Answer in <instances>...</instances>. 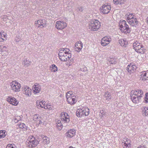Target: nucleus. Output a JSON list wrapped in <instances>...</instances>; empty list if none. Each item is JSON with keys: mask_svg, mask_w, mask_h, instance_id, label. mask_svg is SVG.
Returning a JSON list of instances; mask_svg holds the SVG:
<instances>
[{"mask_svg": "<svg viewBox=\"0 0 148 148\" xmlns=\"http://www.w3.org/2000/svg\"><path fill=\"white\" fill-rule=\"evenodd\" d=\"M14 121L16 122V123H17L18 121V120H17V119L15 117L14 118Z\"/></svg>", "mask_w": 148, "mask_h": 148, "instance_id": "46", "label": "nucleus"}, {"mask_svg": "<svg viewBox=\"0 0 148 148\" xmlns=\"http://www.w3.org/2000/svg\"><path fill=\"white\" fill-rule=\"evenodd\" d=\"M66 97L67 102L71 105H74L77 102L76 96L71 91H69L66 93Z\"/></svg>", "mask_w": 148, "mask_h": 148, "instance_id": "8", "label": "nucleus"}, {"mask_svg": "<svg viewBox=\"0 0 148 148\" xmlns=\"http://www.w3.org/2000/svg\"><path fill=\"white\" fill-rule=\"evenodd\" d=\"M104 97L105 100L107 101H109L112 99L111 93L108 91L105 92Z\"/></svg>", "mask_w": 148, "mask_h": 148, "instance_id": "28", "label": "nucleus"}, {"mask_svg": "<svg viewBox=\"0 0 148 148\" xmlns=\"http://www.w3.org/2000/svg\"><path fill=\"white\" fill-rule=\"evenodd\" d=\"M89 109L86 107L80 108L77 109L76 115L78 117H83L88 116L90 112Z\"/></svg>", "mask_w": 148, "mask_h": 148, "instance_id": "9", "label": "nucleus"}, {"mask_svg": "<svg viewBox=\"0 0 148 148\" xmlns=\"http://www.w3.org/2000/svg\"><path fill=\"white\" fill-rule=\"evenodd\" d=\"M32 92L34 95H36L39 93L41 90V86L38 84H35L32 87Z\"/></svg>", "mask_w": 148, "mask_h": 148, "instance_id": "17", "label": "nucleus"}, {"mask_svg": "<svg viewBox=\"0 0 148 148\" xmlns=\"http://www.w3.org/2000/svg\"><path fill=\"white\" fill-rule=\"evenodd\" d=\"M143 96V92L141 89L132 91L131 92V99L135 104H138L141 102Z\"/></svg>", "mask_w": 148, "mask_h": 148, "instance_id": "1", "label": "nucleus"}, {"mask_svg": "<svg viewBox=\"0 0 148 148\" xmlns=\"http://www.w3.org/2000/svg\"><path fill=\"white\" fill-rule=\"evenodd\" d=\"M145 103H148V92H147L145 94V97L144 98Z\"/></svg>", "mask_w": 148, "mask_h": 148, "instance_id": "40", "label": "nucleus"}, {"mask_svg": "<svg viewBox=\"0 0 148 148\" xmlns=\"http://www.w3.org/2000/svg\"><path fill=\"white\" fill-rule=\"evenodd\" d=\"M68 148H75L73 147L72 146H70Z\"/></svg>", "mask_w": 148, "mask_h": 148, "instance_id": "49", "label": "nucleus"}, {"mask_svg": "<svg viewBox=\"0 0 148 148\" xmlns=\"http://www.w3.org/2000/svg\"><path fill=\"white\" fill-rule=\"evenodd\" d=\"M62 62H66L65 64L68 67L71 66L72 64V60L70 59H67L66 60L62 61Z\"/></svg>", "mask_w": 148, "mask_h": 148, "instance_id": "36", "label": "nucleus"}, {"mask_svg": "<svg viewBox=\"0 0 148 148\" xmlns=\"http://www.w3.org/2000/svg\"><path fill=\"white\" fill-rule=\"evenodd\" d=\"M143 46V45L141 44L138 47H137L136 49L135 50L136 51H137V50L139 49H141V48Z\"/></svg>", "mask_w": 148, "mask_h": 148, "instance_id": "44", "label": "nucleus"}, {"mask_svg": "<svg viewBox=\"0 0 148 148\" xmlns=\"http://www.w3.org/2000/svg\"><path fill=\"white\" fill-rule=\"evenodd\" d=\"M58 55L59 58L61 61L66 60L67 59H70L71 57V52L67 48L60 49Z\"/></svg>", "mask_w": 148, "mask_h": 148, "instance_id": "2", "label": "nucleus"}, {"mask_svg": "<svg viewBox=\"0 0 148 148\" xmlns=\"http://www.w3.org/2000/svg\"><path fill=\"white\" fill-rule=\"evenodd\" d=\"M7 38V35L6 32L2 31L0 32V41L3 42Z\"/></svg>", "mask_w": 148, "mask_h": 148, "instance_id": "26", "label": "nucleus"}, {"mask_svg": "<svg viewBox=\"0 0 148 148\" xmlns=\"http://www.w3.org/2000/svg\"><path fill=\"white\" fill-rule=\"evenodd\" d=\"M22 91L23 94L26 97H30L32 95V90L29 86H25L22 88Z\"/></svg>", "mask_w": 148, "mask_h": 148, "instance_id": "16", "label": "nucleus"}, {"mask_svg": "<svg viewBox=\"0 0 148 148\" xmlns=\"http://www.w3.org/2000/svg\"><path fill=\"white\" fill-rule=\"evenodd\" d=\"M36 105L38 108H43L49 111L53 110L52 106L50 103H46L45 101L43 100H37L36 101Z\"/></svg>", "mask_w": 148, "mask_h": 148, "instance_id": "3", "label": "nucleus"}, {"mask_svg": "<svg viewBox=\"0 0 148 148\" xmlns=\"http://www.w3.org/2000/svg\"><path fill=\"white\" fill-rule=\"evenodd\" d=\"M25 143L27 147L32 148L36 147L39 144V142L33 136H30L26 140Z\"/></svg>", "mask_w": 148, "mask_h": 148, "instance_id": "5", "label": "nucleus"}, {"mask_svg": "<svg viewBox=\"0 0 148 148\" xmlns=\"http://www.w3.org/2000/svg\"><path fill=\"white\" fill-rule=\"evenodd\" d=\"M23 62L24 64L27 66H29L31 63V62L30 61L27 60V59H25Z\"/></svg>", "mask_w": 148, "mask_h": 148, "instance_id": "41", "label": "nucleus"}, {"mask_svg": "<svg viewBox=\"0 0 148 148\" xmlns=\"http://www.w3.org/2000/svg\"><path fill=\"white\" fill-rule=\"evenodd\" d=\"M55 28L58 30H61L67 27V24L66 22L62 21H56L55 24Z\"/></svg>", "mask_w": 148, "mask_h": 148, "instance_id": "11", "label": "nucleus"}, {"mask_svg": "<svg viewBox=\"0 0 148 148\" xmlns=\"http://www.w3.org/2000/svg\"><path fill=\"white\" fill-rule=\"evenodd\" d=\"M140 76V79L142 81H145L148 80V71L142 72Z\"/></svg>", "mask_w": 148, "mask_h": 148, "instance_id": "22", "label": "nucleus"}, {"mask_svg": "<svg viewBox=\"0 0 148 148\" xmlns=\"http://www.w3.org/2000/svg\"><path fill=\"white\" fill-rule=\"evenodd\" d=\"M111 41V38L109 36H106L101 39V44L103 46H105L109 44Z\"/></svg>", "mask_w": 148, "mask_h": 148, "instance_id": "19", "label": "nucleus"}, {"mask_svg": "<svg viewBox=\"0 0 148 148\" xmlns=\"http://www.w3.org/2000/svg\"><path fill=\"white\" fill-rule=\"evenodd\" d=\"M6 101L12 106H16L19 104V102L16 98L12 96H8L6 99Z\"/></svg>", "mask_w": 148, "mask_h": 148, "instance_id": "10", "label": "nucleus"}, {"mask_svg": "<svg viewBox=\"0 0 148 148\" xmlns=\"http://www.w3.org/2000/svg\"><path fill=\"white\" fill-rule=\"evenodd\" d=\"M76 131L74 129H71L68 130L65 134V136L68 138H71L76 134Z\"/></svg>", "mask_w": 148, "mask_h": 148, "instance_id": "21", "label": "nucleus"}, {"mask_svg": "<svg viewBox=\"0 0 148 148\" xmlns=\"http://www.w3.org/2000/svg\"><path fill=\"white\" fill-rule=\"evenodd\" d=\"M128 23L132 26H135L137 25L138 23V21L136 18H134L129 21Z\"/></svg>", "mask_w": 148, "mask_h": 148, "instance_id": "27", "label": "nucleus"}, {"mask_svg": "<svg viewBox=\"0 0 148 148\" xmlns=\"http://www.w3.org/2000/svg\"><path fill=\"white\" fill-rule=\"evenodd\" d=\"M83 47V44L80 41L76 42L74 47L75 51L77 52H79Z\"/></svg>", "mask_w": 148, "mask_h": 148, "instance_id": "23", "label": "nucleus"}, {"mask_svg": "<svg viewBox=\"0 0 148 148\" xmlns=\"http://www.w3.org/2000/svg\"><path fill=\"white\" fill-rule=\"evenodd\" d=\"M137 148H144L143 147H138Z\"/></svg>", "mask_w": 148, "mask_h": 148, "instance_id": "51", "label": "nucleus"}, {"mask_svg": "<svg viewBox=\"0 0 148 148\" xmlns=\"http://www.w3.org/2000/svg\"><path fill=\"white\" fill-rule=\"evenodd\" d=\"M50 69L52 72H56L58 70V69L57 66L54 64H53L50 67Z\"/></svg>", "mask_w": 148, "mask_h": 148, "instance_id": "31", "label": "nucleus"}, {"mask_svg": "<svg viewBox=\"0 0 148 148\" xmlns=\"http://www.w3.org/2000/svg\"><path fill=\"white\" fill-rule=\"evenodd\" d=\"M136 51L138 53H143L145 52V49L144 48L143 46L142 48H141V49H139Z\"/></svg>", "mask_w": 148, "mask_h": 148, "instance_id": "38", "label": "nucleus"}, {"mask_svg": "<svg viewBox=\"0 0 148 148\" xmlns=\"http://www.w3.org/2000/svg\"><path fill=\"white\" fill-rule=\"evenodd\" d=\"M111 9V6L108 4L103 5L99 8L100 13L103 14H107L110 12Z\"/></svg>", "mask_w": 148, "mask_h": 148, "instance_id": "13", "label": "nucleus"}, {"mask_svg": "<svg viewBox=\"0 0 148 148\" xmlns=\"http://www.w3.org/2000/svg\"><path fill=\"white\" fill-rule=\"evenodd\" d=\"M17 128H19L21 129H23L25 127V125L23 123H19L17 125Z\"/></svg>", "mask_w": 148, "mask_h": 148, "instance_id": "37", "label": "nucleus"}, {"mask_svg": "<svg viewBox=\"0 0 148 148\" xmlns=\"http://www.w3.org/2000/svg\"><path fill=\"white\" fill-rule=\"evenodd\" d=\"M6 148H15V147L13 145L9 144L7 145Z\"/></svg>", "mask_w": 148, "mask_h": 148, "instance_id": "42", "label": "nucleus"}, {"mask_svg": "<svg viewBox=\"0 0 148 148\" xmlns=\"http://www.w3.org/2000/svg\"><path fill=\"white\" fill-rule=\"evenodd\" d=\"M42 142L44 144H47L49 143V138L46 136H43L42 137Z\"/></svg>", "mask_w": 148, "mask_h": 148, "instance_id": "30", "label": "nucleus"}, {"mask_svg": "<svg viewBox=\"0 0 148 148\" xmlns=\"http://www.w3.org/2000/svg\"><path fill=\"white\" fill-rule=\"evenodd\" d=\"M118 43L122 47H126L128 45V41L125 39H121L118 40Z\"/></svg>", "mask_w": 148, "mask_h": 148, "instance_id": "25", "label": "nucleus"}, {"mask_svg": "<svg viewBox=\"0 0 148 148\" xmlns=\"http://www.w3.org/2000/svg\"><path fill=\"white\" fill-rule=\"evenodd\" d=\"M3 20L5 21H6V16H4L3 17Z\"/></svg>", "mask_w": 148, "mask_h": 148, "instance_id": "45", "label": "nucleus"}, {"mask_svg": "<svg viewBox=\"0 0 148 148\" xmlns=\"http://www.w3.org/2000/svg\"><path fill=\"white\" fill-rule=\"evenodd\" d=\"M110 62L112 64L114 63V62H112V61H110Z\"/></svg>", "mask_w": 148, "mask_h": 148, "instance_id": "50", "label": "nucleus"}, {"mask_svg": "<svg viewBox=\"0 0 148 148\" xmlns=\"http://www.w3.org/2000/svg\"><path fill=\"white\" fill-rule=\"evenodd\" d=\"M100 114L102 116L105 115L106 114L105 111L104 110H102L100 111Z\"/></svg>", "mask_w": 148, "mask_h": 148, "instance_id": "43", "label": "nucleus"}, {"mask_svg": "<svg viewBox=\"0 0 148 148\" xmlns=\"http://www.w3.org/2000/svg\"><path fill=\"white\" fill-rule=\"evenodd\" d=\"M121 145L123 148H131L132 146L131 141L127 138H124L122 140Z\"/></svg>", "mask_w": 148, "mask_h": 148, "instance_id": "15", "label": "nucleus"}, {"mask_svg": "<svg viewBox=\"0 0 148 148\" xmlns=\"http://www.w3.org/2000/svg\"><path fill=\"white\" fill-rule=\"evenodd\" d=\"M82 7H80L79 10V11H82Z\"/></svg>", "mask_w": 148, "mask_h": 148, "instance_id": "48", "label": "nucleus"}, {"mask_svg": "<svg viewBox=\"0 0 148 148\" xmlns=\"http://www.w3.org/2000/svg\"><path fill=\"white\" fill-rule=\"evenodd\" d=\"M142 112L144 116H148V106H144L142 108Z\"/></svg>", "mask_w": 148, "mask_h": 148, "instance_id": "29", "label": "nucleus"}, {"mask_svg": "<svg viewBox=\"0 0 148 148\" xmlns=\"http://www.w3.org/2000/svg\"><path fill=\"white\" fill-rule=\"evenodd\" d=\"M146 21L148 25V17L146 19Z\"/></svg>", "mask_w": 148, "mask_h": 148, "instance_id": "47", "label": "nucleus"}, {"mask_svg": "<svg viewBox=\"0 0 148 148\" xmlns=\"http://www.w3.org/2000/svg\"><path fill=\"white\" fill-rule=\"evenodd\" d=\"M113 1L115 4L118 5L123 4L125 0H113Z\"/></svg>", "mask_w": 148, "mask_h": 148, "instance_id": "35", "label": "nucleus"}, {"mask_svg": "<svg viewBox=\"0 0 148 148\" xmlns=\"http://www.w3.org/2000/svg\"><path fill=\"white\" fill-rule=\"evenodd\" d=\"M10 90L14 92H19L21 90V85L17 80L12 81L10 83Z\"/></svg>", "mask_w": 148, "mask_h": 148, "instance_id": "6", "label": "nucleus"}, {"mask_svg": "<svg viewBox=\"0 0 148 148\" xmlns=\"http://www.w3.org/2000/svg\"><path fill=\"white\" fill-rule=\"evenodd\" d=\"M34 25L37 28H43L47 26V22L44 19H40L36 21Z\"/></svg>", "mask_w": 148, "mask_h": 148, "instance_id": "12", "label": "nucleus"}, {"mask_svg": "<svg viewBox=\"0 0 148 148\" xmlns=\"http://www.w3.org/2000/svg\"><path fill=\"white\" fill-rule=\"evenodd\" d=\"M56 128L59 130H61L63 127V125L60 121H58L56 123Z\"/></svg>", "mask_w": 148, "mask_h": 148, "instance_id": "33", "label": "nucleus"}, {"mask_svg": "<svg viewBox=\"0 0 148 148\" xmlns=\"http://www.w3.org/2000/svg\"><path fill=\"white\" fill-rule=\"evenodd\" d=\"M125 16L127 20L129 21L134 18V15L132 13H127L125 15Z\"/></svg>", "mask_w": 148, "mask_h": 148, "instance_id": "32", "label": "nucleus"}, {"mask_svg": "<svg viewBox=\"0 0 148 148\" xmlns=\"http://www.w3.org/2000/svg\"><path fill=\"white\" fill-rule=\"evenodd\" d=\"M119 26V29L121 32L125 34H127L130 32V29L125 20H120Z\"/></svg>", "mask_w": 148, "mask_h": 148, "instance_id": "4", "label": "nucleus"}, {"mask_svg": "<svg viewBox=\"0 0 148 148\" xmlns=\"http://www.w3.org/2000/svg\"><path fill=\"white\" fill-rule=\"evenodd\" d=\"M137 68L136 65L133 63H131L128 65L126 68V70L130 73L131 74L135 71Z\"/></svg>", "mask_w": 148, "mask_h": 148, "instance_id": "18", "label": "nucleus"}, {"mask_svg": "<svg viewBox=\"0 0 148 148\" xmlns=\"http://www.w3.org/2000/svg\"><path fill=\"white\" fill-rule=\"evenodd\" d=\"M60 116L62 121L66 123L69 122L70 121L69 116L67 112H61Z\"/></svg>", "mask_w": 148, "mask_h": 148, "instance_id": "20", "label": "nucleus"}, {"mask_svg": "<svg viewBox=\"0 0 148 148\" xmlns=\"http://www.w3.org/2000/svg\"><path fill=\"white\" fill-rule=\"evenodd\" d=\"M0 51L3 56L7 55L8 53V50L6 46L0 45Z\"/></svg>", "mask_w": 148, "mask_h": 148, "instance_id": "24", "label": "nucleus"}, {"mask_svg": "<svg viewBox=\"0 0 148 148\" xmlns=\"http://www.w3.org/2000/svg\"><path fill=\"white\" fill-rule=\"evenodd\" d=\"M5 131L4 130H0V139L4 138L6 136Z\"/></svg>", "mask_w": 148, "mask_h": 148, "instance_id": "34", "label": "nucleus"}, {"mask_svg": "<svg viewBox=\"0 0 148 148\" xmlns=\"http://www.w3.org/2000/svg\"><path fill=\"white\" fill-rule=\"evenodd\" d=\"M141 44L138 42L136 41L133 44V47L134 49H135L136 48L138 47Z\"/></svg>", "mask_w": 148, "mask_h": 148, "instance_id": "39", "label": "nucleus"}, {"mask_svg": "<svg viewBox=\"0 0 148 148\" xmlns=\"http://www.w3.org/2000/svg\"><path fill=\"white\" fill-rule=\"evenodd\" d=\"M100 22L97 20L94 19L90 22L88 24L89 29L92 31H98L100 27Z\"/></svg>", "mask_w": 148, "mask_h": 148, "instance_id": "7", "label": "nucleus"}, {"mask_svg": "<svg viewBox=\"0 0 148 148\" xmlns=\"http://www.w3.org/2000/svg\"><path fill=\"white\" fill-rule=\"evenodd\" d=\"M43 119L41 116L38 114H35L32 116V121L36 123V126H38L39 125L43 123Z\"/></svg>", "mask_w": 148, "mask_h": 148, "instance_id": "14", "label": "nucleus"}]
</instances>
